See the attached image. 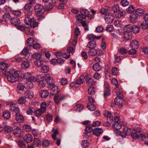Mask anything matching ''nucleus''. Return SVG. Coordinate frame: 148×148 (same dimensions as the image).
Masks as SVG:
<instances>
[{
  "label": "nucleus",
  "mask_w": 148,
  "mask_h": 148,
  "mask_svg": "<svg viewBox=\"0 0 148 148\" xmlns=\"http://www.w3.org/2000/svg\"><path fill=\"white\" fill-rule=\"evenodd\" d=\"M13 133L16 136L19 137L21 136L22 130L21 129L17 128L13 130Z\"/></svg>",
  "instance_id": "obj_13"
},
{
  "label": "nucleus",
  "mask_w": 148,
  "mask_h": 148,
  "mask_svg": "<svg viewBox=\"0 0 148 148\" xmlns=\"http://www.w3.org/2000/svg\"><path fill=\"white\" fill-rule=\"evenodd\" d=\"M88 93L91 95H93L95 93V90L94 87L92 86L89 87L88 90Z\"/></svg>",
  "instance_id": "obj_46"
},
{
  "label": "nucleus",
  "mask_w": 148,
  "mask_h": 148,
  "mask_svg": "<svg viewBox=\"0 0 148 148\" xmlns=\"http://www.w3.org/2000/svg\"><path fill=\"white\" fill-rule=\"evenodd\" d=\"M16 119L18 123H20L23 122L24 121V117L20 113L16 114Z\"/></svg>",
  "instance_id": "obj_19"
},
{
  "label": "nucleus",
  "mask_w": 148,
  "mask_h": 148,
  "mask_svg": "<svg viewBox=\"0 0 148 148\" xmlns=\"http://www.w3.org/2000/svg\"><path fill=\"white\" fill-rule=\"evenodd\" d=\"M140 30V27L134 25L133 26L132 31H133L135 34H137L139 32Z\"/></svg>",
  "instance_id": "obj_55"
},
{
  "label": "nucleus",
  "mask_w": 148,
  "mask_h": 148,
  "mask_svg": "<svg viewBox=\"0 0 148 148\" xmlns=\"http://www.w3.org/2000/svg\"><path fill=\"white\" fill-rule=\"evenodd\" d=\"M34 42L33 39L32 37H29L27 40L26 41L27 45L28 46H33Z\"/></svg>",
  "instance_id": "obj_38"
},
{
  "label": "nucleus",
  "mask_w": 148,
  "mask_h": 148,
  "mask_svg": "<svg viewBox=\"0 0 148 148\" xmlns=\"http://www.w3.org/2000/svg\"><path fill=\"white\" fill-rule=\"evenodd\" d=\"M10 110L12 112H14L16 114V115L17 114H19V109L18 107L16 106V105L11 104L10 105Z\"/></svg>",
  "instance_id": "obj_10"
},
{
  "label": "nucleus",
  "mask_w": 148,
  "mask_h": 148,
  "mask_svg": "<svg viewBox=\"0 0 148 148\" xmlns=\"http://www.w3.org/2000/svg\"><path fill=\"white\" fill-rule=\"evenodd\" d=\"M49 94V92L47 90H43L41 91L40 92V95L42 98H46L48 96Z\"/></svg>",
  "instance_id": "obj_28"
},
{
  "label": "nucleus",
  "mask_w": 148,
  "mask_h": 148,
  "mask_svg": "<svg viewBox=\"0 0 148 148\" xmlns=\"http://www.w3.org/2000/svg\"><path fill=\"white\" fill-rule=\"evenodd\" d=\"M49 88L52 91L54 92L56 91L57 93H58V87L57 86H55L54 84H51L48 86Z\"/></svg>",
  "instance_id": "obj_31"
},
{
  "label": "nucleus",
  "mask_w": 148,
  "mask_h": 148,
  "mask_svg": "<svg viewBox=\"0 0 148 148\" xmlns=\"http://www.w3.org/2000/svg\"><path fill=\"white\" fill-rule=\"evenodd\" d=\"M84 17L85 16H84L81 14L77 15L76 16V19L77 21L76 22V24L77 25H79V21H82L83 19H84Z\"/></svg>",
  "instance_id": "obj_32"
},
{
  "label": "nucleus",
  "mask_w": 148,
  "mask_h": 148,
  "mask_svg": "<svg viewBox=\"0 0 148 148\" xmlns=\"http://www.w3.org/2000/svg\"><path fill=\"white\" fill-rule=\"evenodd\" d=\"M26 101V99L25 97H20L18 100V103L21 104L24 103Z\"/></svg>",
  "instance_id": "obj_58"
},
{
  "label": "nucleus",
  "mask_w": 148,
  "mask_h": 148,
  "mask_svg": "<svg viewBox=\"0 0 148 148\" xmlns=\"http://www.w3.org/2000/svg\"><path fill=\"white\" fill-rule=\"evenodd\" d=\"M5 9L7 11H8V12H12L13 14L16 16H19L21 15V13L20 11L17 10L12 11V10L10 9V8L8 7H6Z\"/></svg>",
  "instance_id": "obj_16"
},
{
  "label": "nucleus",
  "mask_w": 148,
  "mask_h": 148,
  "mask_svg": "<svg viewBox=\"0 0 148 148\" xmlns=\"http://www.w3.org/2000/svg\"><path fill=\"white\" fill-rule=\"evenodd\" d=\"M88 39L89 40H93L95 39H99L100 38V36H96L93 34H89L88 36Z\"/></svg>",
  "instance_id": "obj_42"
},
{
  "label": "nucleus",
  "mask_w": 148,
  "mask_h": 148,
  "mask_svg": "<svg viewBox=\"0 0 148 148\" xmlns=\"http://www.w3.org/2000/svg\"><path fill=\"white\" fill-rule=\"evenodd\" d=\"M22 73L20 71H15L13 70L7 71L6 75L8 80L11 83L15 82L21 76Z\"/></svg>",
  "instance_id": "obj_1"
},
{
  "label": "nucleus",
  "mask_w": 148,
  "mask_h": 148,
  "mask_svg": "<svg viewBox=\"0 0 148 148\" xmlns=\"http://www.w3.org/2000/svg\"><path fill=\"white\" fill-rule=\"evenodd\" d=\"M10 22L12 24L15 26L18 25L20 23V20L17 17L12 18L10 20Z\"/></svg>",
  "instance_id": "obj_20"
},
{
  "label": "nucleus",
  "mask_w": 148,
  "mask_h": 148,
  "mask_svg": "<svg viewBox=\"0 0 148 148\" xmlns=\"http://www.w3.org/2000/svg\"><path fill=\"white\" fill-rule=\"evenodd\" d=\"M114 18V16L111 13H107L105 17V20L107 24L112 23Z\"/></svg>",
  "instance_id": "obj_4"
},
{
  "label": "nucleus",
  "mask_w": 148,
  "mask_h": 148,
  "mask_svg": "<svg viewBox=\"0 0 148 148\" xmlns=\"http://www.w3.org/2000/svg\"><path fill=\"white\" fill-rule=\"evenodd\" d=\"M89 145V144L87 140H84L82 141V146L83 148H86L88 147Z\"/></svg>",
  "instance_id": "obj_64"
},
{
  "label": "nucleus",
  "mask_w": 148,
  "mask_h": 148,
  "mask_svg": "<svg viewBox=\"0 0 148 148\" xmlns=\"http://www.w3.org/2000/svg\"><path fill=\"white\" fill-rule=\"evenodd\" d=\"M24 139L27 143H29L32 141L33 137L31 134H27L24 136Z\"/></svg>",
  "instance_id": "obj_18"
},
{
  "label": "nucleus",
  "mask_w": 148,
  "mask_h": 148,
  "mask_svg": "<svg viewBox=\"0 0 148 148\" xmlns=\"http://www.w3.org/2000/svg\"><path fill=\"white\" fill-rule=\"evenodd\" d=\"M133 26L130 24L127 25L124 27L125 31L131 32L132 30Z\"/></svg>",
  "instance_id": "obj_35"
},
{
  "label": "nucleus",
  "mask_w": 148,
  "mask_h": 148,
  "mask_svg": "<svg viewBox=\"0 0 148 148\" xmlns=\"http://www.w3.org/2000/svg\"><path fill=\"white\" fill-rule=\"evenodd\" d=\"M66 96L62 95L59 97V95L56 94L54 96V100L56 103L58 104L60 102H61L64 100L66 98Z\"/></svg>",
  "instance_id": "obj_8"
},
{
  "label": "nucleus",
  "mask_w": 148,
  "mask_h": 148,
  "mask_svg": "<svg viewBox=\"0 0 148 148\" xmlns=\"http://www.w3.org/2000/svg\"><path fill=\"white\" fill-rule=\"evenodd\" d=\"M17 87L19 90H23L25 86L23 83H21L17 84Z\"/></svg>",
  "instance_id": "obj_57"
},
{
  "label": "nucleus",
  "mask_w": 148,
  "mask_h": 148,
  "mask_svg": "<svg viewBox=\"0 0 148 148\" xmlns=\"http://www.w3.org/2000/svg\"><path fill=\"white\" fill-rule=\"evenodd\" d=\"M41 70L42 72L47 73L49 71V68L47 66H43L41 67Z\"/></svg>",
  "instance_id": "obj_56"
},
{
  "label": "nucleus",
  "mask_w": 148,
  "mask_h": 148,
  "mask_svg": "<svg viewBox=\"0 0 148 148\" xmlns=\"http://www.w3.org/2000/svg\"><path fill=\"white\" fill-rule=\"evenodd\" d=\"M111 10L114 14L117 13L116 15V17L117 18H120L124 15V12L120 10L119 5L117 4L112 5L111 7Z\"/></svg>",
  "instance_id": "obj_2"
},
{
  "label": "nucleus",
  "mask_w": 148,
  "mask_h": 148,
  "mask_svg": "<svg viewBox=\"0 0 148 148\" xmlns=\"http://www.w3.org/2000/svg\"><path fill=\"white\" fill-rule=\"evenodd\" d=\"M83 106L82 104H78L76 105L74 107V109L77 111L80 112L81 110L83 109Z\"/></svg>",
  "instance_id": "obj_47"
},
{
  "label": "nucleus",
  "mask_w": 148,
  "mask_h": 148,
  "mask_svg": "<svg viewBox=\"0 0 148 148\" xmlns=\"http://www.w3.org/2000/svg\"><path fill=\"white\" fill-rule=\"evenodd\" d=\"M33 20H34V17H26L24 22L26 25H29L31 24L32 21H34Z\"/></svg>",
  "instance_id": "obj_21"
},
{
  "label": "nucleus",
  "mask_w": 148,
  "mask_h": 148,
  "mask_svg": "<svg viewBox=\"0 0 148 148\" xmlns=\"http://www.w3.org/2000/svg\"><path fill=\"white\" fill-rule=\"evenodd\" d=\"M114 128L117 130L120 129L121 127V125L119 122L114 123L113 124Z\"/></svg>",
  "instance_id": "obj_45"
},
{
  "label": "nucleus",
  "mask_w": 148,
  "mask_h": 148,
  "mask_svg": "<svg viewBox=\"0 0 148 148\" xmlns=\"http://www.w3.org/2000/svg\"><path fill=\"white\" fill-rule=\"evenodd\" d=\"M92 124L88 125L85 129V132L84 133V136L86 138L89 137L88 134L91 133L93 131Z\"/></svg>",
  "instance_id": "obj_6"
},
{
  "label": "nucleus",
  "mask_w": 148,
  "mask_h": 148,
  "mask_svg": "<svg viewBox=\"0 0 148 148\" xmlns=\"http://www.w3.org/2000/svg\"><path fill=\"white\" fill-rule=\"evenodd\" d=\"M114 92L117 95H121L122 93V91L119 89L118 86H116L114 90Z\"/></svg>",
  "instance_id": "obj_49"
},
{
  "label": "nucleus",
  "mask_w": 148,
  "mask_h": 148,
  "mask_svg": "<svg viewBox=\"0 0 148 148\" xmlns=\"http://www.w3.org/2000/svg\"><path fill=\"white\" fill-rule=\"evenodd\" d=\"M120 4L123 7H125L129 5V2L126 0H122L121 1Z\"/></svg>",
  "instance_id": "obj_63"
},
{
  "label": "nucleus",
  "mask_w": 148,
  "mask_h": 148,
  "mask_svg": "<svg viewBox=\"0 0 148 148\" xmlns=\"http://www.w3.org/2000/svg\"><path fill=\"white\" fill-rule=\"evenodd\" d=\"M144 13V11L140 8H137L135 10L136 14L137 16H142Z\"/></svg>",
  "instance_id": "obj_26"
},
{
  "label": "nucleus",
  "mask_w": 148,
  "mask_h": 148,
  "mask_svg": "<svg viewBox=\"0 0 148 148\" xmlns=\"http://www.w3.org/2000/svg\"><path fill=\"white\" fill-rule=\"evenodd\" d=\"M86 79V77L83 76H82L78 79H77L76 81V83L77 84H81L83 83L84 81V78Z\"/></svg>",
  "instance_id": "obj_43"
},
{
  "label": "nucleus",
  "mask_w": 148,
  "mask_h": 148,
  "mask_svg": "<svg viewBox=\"0 0 148 148\" xmlns=\"http://www.w3.org/2000/svg\"><path fill=\"white\" fill-rule=\"evenodd\" d=\"M42 55L40 53H36L33 55V58H34L37 60H39L41 58Z\"/></svg>",
  "instance_id": "obj_52"
},
{
  "label": "nucleus",
  "mask_w": 148,
  "mask_h": 148,
  "mask_svg": "<svg viewBox=\"0 0 148 148\" xmlns=\"http://www.w3.org/2000/svg\"><path fill=\"white\" fill-rule=\"evenodd\" d=\"M134 10V7L132 5L130 6L127 9V11L129 13H133Z\"/></svg>",
  "instance_id": "obj_59"
},
{
  "label": "nucleus",
  "mask_w": 148,
  "mask_h": 148,
  "mask_svg": "<svg viewBox=\"0 0 148 148\" xmlns=\"http://www.w3.org/2000/svg\"><path fill=\"white\" fill-rule=\"evenodd\" d=\"M132 32L124 31V37L125 40H128L131 39L132 38Z\"/></svg>",
  "instance_id": "obj_15"
},
{
  "label": "nucleus",
  "mask_w": 148,
  "mask_h": 148,
  "mask_svg": "<svg viewBox=\"0 0 148 148\" xmlns=\"http://www.w3.org/2000/svg\"><path fill=\"white\" fill-rule=\"evenodd\" d=\"M105 89L104 91L103 95L105 97L109 96L110 94V91L109 88L108 83L107 82H104Z\"/></svg>",
  "instance_id": "obj_5"
},
{
  "label": "nucleus",
  "mask_w": 148,
  "mask_h": 148,
  "mask_svg": "<svg viewBox=\"0 0 148 148\" xmlns=\"http://www.w3.org/2000/svg\"><path fill=\"white\" fill-rule=\"evenodd\" d=\"M103 130L102 129L99 128H97L94 129L93 131V133L94 134L97 136H99L102 132Z\"/></svg>",
  "instance_id": "obj_17"
},
{
  "label": "nucleus",
  "mask_w": 148,
  "mask_h": 148,
  "mask_svg": "<svg viewBox=\"0 0 148 148\" xmlns=\"http://www.w3.org/2000/svg\"><path fill=\"white\" fill-rule=\"evenodd\" d=\"M92 18V16L90 15H88L86 16H85L84 17L85 22V23H88L91 20Z\"/></svg>",
  "instance_id": "obj_62"
},
{
  "label": "nucleus",
  "mask_w": 148,
  "mask_h": 148,
  "mask_svg": "<svg viewBox=\"0 0 148 148\" xmlns=\"http://www.w3.org/2000/svg\"><path fill=\"white\" fill-rule=\"evenodd\" d=\"M92 68L95 71H99L101 70L102 67L98 63H95L93 64Z\"/></svg>",
  "instance_id": "obj_27"
},
{
  "label": "nucleus",
  "mask_w": 148,
  "mask_h": 148,
  "mask_svg": "<svg viewBox=\"0 0 148 148\" xmlns=\"http://www.w3.org/2000/svg\"><path fill=\"white\" fill-rule=\"evenodd\" d=\"M3 116L5 119H7L10 118L11 114L10 112L5 111L3 112Z\"/></svg>",
  "instance_id": "obj_36"
},
{
  "label": "nucleus",
  "mask_w": 148,
  "mask_h": 148,
  "mask_svg": "<svg viewBox=\"0 0 148 148\" xmlns=\"http://www.w3.org/2000/svg\"><path fill=\"white\" fill-rule=\"evenodd\" d=\"M8 67V65L5 63L2 62L0 63V69L2 71L5 70Z\"/></svg>",
  "instance_id": "obj_44"
},
{
  "label": "nucleus",
  "mask_w": 148,
  "mask_h": 148,
  "mask_svg": "<svg viewBox=\"0 0 148 148\" xmlns=\"http://www.w3.org/2000/svg\"><path fill=\"white\" fill-rule=\"evenodd\" d=\"M86 84L89 86H90L94 84H95V82L93 81L92 79L88 78H87Z\"/></svg>",
  "instance_id": "obj_53"
},
{
  "label": "nucleus",
  "mask_w": 148,
  "mask_h": 148,
  "mask_svg": "<svg viewBox=\"0 0 148 148\" xmlns=\"http://www.w3.org/2000/svg\"><path fill=\"white\" fill-rule=\"evenodd\" d=\"M139 44L138 42L136 40H133L130 43L132 48L137 49L139 47Z\"/></svg>",
  "instance_id": "obj_24"
},
{
  "label": "nucleus",
  "mask_w": 148,
  "mask_h": 148,
  "mask_svg": "<svg viewBox=\"0 0 148 148\" xmlns=\"http://www.w3.org/2000/svg\"><path fill=\"white\" fill-rule=\"evenodd\" d=\"M96 45L95 41L92 40L88 42L87 47L89 49H94L96 47Z\"/></svg>",
  "instance_id": "obj_23"
},
{
  "label": "nucleus",
  "mask_w": 148,
  "mask_h": 148,
  "mask_svg": "<svg viewBox=\"0 0 148 148\" xmlns=\"http://www.w3.org/2000/svg\"><path fill=\"white\" fill-rule=\"evenodd\" d=\"M87 107L89 110L92 111L94 110L96 108L95 106L91 103H88Z\"/></svg>",
  "instance_id": "obj_37"
},
{
  "label": "nucleus",
  "mask_w": 148,
  "mask_h": 148,
  "mask_svg": "<svg viewBox=\"0 0 148 148\" xmlns=\"http://www.w3.org/2000/svg\"><path fill=\"white\" fill-rule=\"evenodd\" d=\"M13 128L12 127L9 126H5L4 129V131L5 133H10L12 131Z\"/></svg>",
  "instance_id": "obj_39"
},
{
  "label": "nucleus",
  "mask_w": 148,
  "mask_h": 148,
  "mask_svg": "<svg viewBox=\"0 0 148 148\" xmlns=\"http://www.w3.org/2000/svg\"><path fill=\"white\" fill-rule=\"evenodd\" d=\"M132 131V130L131 129L125 127L123 128V131L121 136L122 137H125L126 136L130 135Z\"/></svg>",
  "instance_id": "obj_9"
},
{
  "label": "nucleus",
  "mask_w": 148,
  "mask_h": 148,
  "mask_svg": "<svg viewBox=\"0 0 148 148\" xmlns=\"http://www.w3.org/2000/svg\"><path fill=\"white\" fill-rule=\"evenodd\" d=\"M47 106V104L45 102H43L41 105L40 110L43 113H44L46 110V107Z\"/></svg>",
  "instance_id": "obj_40"
},
{
  "label": "nucleus",
  "mask_w": 148,
  "mask_h": 148,
  "mask_svg": "<svg viewBox=\"0 0 148 148\" xmlns=\"http://www.w3.org/2000/svg\"><path fill=\"white\" fill-rule=\"evenodd\" d=\"M52 132L53 133V134L52 135V138L54 140L56 139V135L58 134V129H56L55 130L54 128H53L52 129Z\"/></svg>",
  "instance_id": "obj_50"
},
{
  "label": "nucleus",
  "mask_w": 148,
  "mask_h": 148,
  "mask_svg": "<svg viewBox=\"0 0 148 148\" xmlns=\"http://www.w3.org/2000/svg\"><path fill=\"white\" fill-rule=\"evenodd\" d=\"M130 21L131 23H134L136 22L138 20L137 16L136 14H133L130 16Z\"/></svg>",
  "instance_id": "obj_22"
},
{
  "label": "nucleus",
  "mask_w": 148,
  "mask_h": 148,
  "mask_svg": "<svg viewBox=\"0 0 148 148\" xmlns=\"http://www.w3.org/2000/svg\"><path fill=\"white\" fill-rule=\"evenodd\" d=\"M43 8L44 7L42 5L40 4H37L35 6L34 10L36 12H40Z\"/></svg>",
  "instance_id": "obj_25"
},
{
  "label": "nucleus",
  "mask_w": 148,
  "mask_h": 148,
  "mask_svg": "<svg viewBox=\"0 0 148 148\" xmlns=\"http://www.w3.org/2000/svg\"><path fill=\"white\" fill-rule=\"evenodd\" d=\"M9 13L10 12H8V13L5 14L3 15V21H8L9 20H11L12 18L10 16V15L9 14Z\"/></svg>",
  "instance_id": "obj_33"
},
{
  "label": "nucleus",
  "mask_w": 148,
  "mask_h": 148,
  "mask_svg": "<svg viewBox=\"0 0 148 148\" xmlns=\"http://www.w3.org/2000/svg\"><path fill=\"white\" fill-rule=\"evenodd\" d=\"M24 78L28 81H34L35 77L32 76L31 74L29 73H26L23 75Z\"/></svg>",
  "instance_id": "obj_7"
},
{
  "label": "nucleus",
  "mask_w": 148,
  "mask_h": 148,
  "mask_svg": "<svg viewBox=\"0 0 148 148\" xmlns=\"http://www.w3.org/2000/svg\"><path fill=\"white\" fill-rule=\"evenodd\" d=\"M82 25L84 27L85 32L89 30V27L87 24L84 21L81 22Z\"/></svg>",
  "instance_id": "obj_51"
},
{
  "label": "nucleus",
  "mask_w": 148,
  "mask_h": 148,
  "mask_svg": "<svg viewBox=\"0 0 148 148\" xmlns=\"http://www.w3.org/2000/svg\"><path fill=\"white\" fill-rule=\"evenodd\" d=\"M21 67L23 69L28 68L30 66V63L27 61H25L22 62L21 64Z\"/></svg>",
  "instance_id": "obj_30"
},
{
  "label": "nucleus",
  "mask_w": 148,
  "mask_h": 148,
  "mask_svg": "<svg viewBox=\"0 0 148 148\" xmlns=\"http://www.w3.org/2000/svg\"><path fill=\"white\" fill-rule=\"evenodd\" d=\"M18 144L19 147L22 148H24L26 147V144L24 142L21 140H19L18 142Z\"/></svg>",
  "instance_id": "obj_61"
},
{
  "label": "nucleus",
  "mask_w": 148,
  "mask_h": 148,
  "mask_svg": "<svg viewBox=\"0 0 148 148\" xmlns=\"http://www.w3.org/2000/svg\"><path fill=\"white\" fill-rule=\"evenodd\" d=\"M34 64L37 66H42L43 64V61L40 59L37 60L34 62Z\"/></svg>",
  "instance_id": "obj_54"
},
{
  "label": "nucleus",
  "mask_w": 148,
  "mask_h": 148,
  "mask_svg": "<svg viewBox=\"0 0 148 148\" xmlns=\"http://www.w3.org/2000/svg\"><path fill=\"white\" fill-rule=\"evenodd\" d=\"M24 94L25 97L26 98L32 99L34 97L33 92L31 90H27L24 93Z\"/></svg>",
  "instance_id": "obj_11"
},
{
  "label": "nucleus",
  "mask_w": 148,
  "mask_h": 148,
  "mask_svg": "<svg viewBox=\"0 0 148 148\" xmlns=\"http://www.w3.org/2000/svg\"><path fill=\"white\" fill-rule=\"evenodd\" d=\"M141 27L143 29H148V21H143L141 24Z\"/></svg>",
  "instance_id": "obj_29"
},
{
  "label": "nucleus",
  "mask_w": 148,
  "mask_h": 148,
  "mask_svg": "<svg viewBox=\"0 0 148 148\" xmlns=\"http://www.w3.org/2000/svg\"><path fill=\"white\" fill-rule=\"evenodd\" d=\"M79 29L78 27H76L74 30V38L77 39L78 38V36L80 34Z\"/></svg>",
  "instance_id": "obj_41"
},
{
  "label": "nucleus",
  "mask_w": 148,
  "mask_h": 148,
  "mask_svg": "<svg viewBox=\"0 0 148 148\" xmlns=\"http://www.w3.org/2000/svg\"><path fill=\"white\" fill-rule=\"evenodd\" d=\"M44 78L47 83L48 84V86L50 85L51 84H53L52 83L53 79L51 75H49L48 74H46L44 77Z\"/></svg>",
  "instance_id": "obj_14"
},
{
  "label": "nucleus",
  "mask_w": 148,
  "mask_h": 148,
  "mask_svg": "<svg viewBox=\"0 0 148 148\" xmlns=\"http://www.w3.org/2000/svg\"><path fill=\"white\" fill-rule=\"evenodd\" d=\"M88 52V55L91 56H95L97 55L98 56L101 55L103 53V52L101 49L96 50L94 49H90Z\"/></svg>",
  "instance_id": "obj_3"
},
{
  "label": "nucleus",
  "mask_w": 148,
  "mask_h": 148,
  "mask_svg": "<svg viewBox=\"0 0 148 148\" xmlns=\"http://www.w3.org/2000/svg\"><path fill=\"white\" fill-rule=\"evenodd\" d=\"M33 144L34 147H39L41 145V143L38 138H35Z\"/></svg>",
  "instance_id": "obj_34"
},
{
  "label": "nucleus",
  "mask_w": 148,
  "mask_h": 148,
  "mask_svg": "<svg viewBox=\"0 0 148 148\" xmlns=\"http://www.w3.org/2000/svg\"><path fill=\"white\" fill-rule=\"evenodd\" d=\"M80 12L84 16H87L89 14V11L87 10H82L80 11Z\"/></svg>",
  "instance_id": "obj_60"
},
{
  "label": "nucleus",
  "mask_w": 148,
  "mask_h": 148,
  "mask_svg": "<svg viewBox=\"0 0 148 148\" xmlns=\"http://www.w3.org/2000/svg\"><path fill=\"white\" fill-rule=\"evenodd\" d=\"M114 102L115 104L119 106H122L123 102V99L121 97L118 96L115 98Z\"/></svg>",
  "instance_id": "obj_12"
},
{
  "label": "nucleus",
  "mask_w": 148,
  "mask_h": 148,
  "mask_svg": "<svg viewBox=\"0 0 148 148\" xmlns=\"http://www.w3.org/2000/svg\"><path fill=\"white\" fill-rule=\"evenodd\" d=\"M103 115L104 116H106L107 118H110L109 121H111L112 118V114L111 112L108 111L105 112L103 113Z\"/></svg>",
  "instance_id": "obj_48"
}]
</instances>
